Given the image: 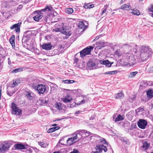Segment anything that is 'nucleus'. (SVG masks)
<instances>
[{
	"mask_svg": "<svg viewBox=\"0 0 153 153\" xmlns=\"http://www.w3.org/2000/svg\"><path fill=\"white\" fill-rule=\"evenodd\" d=\"M147 123L146 121L143 119H141L139 120L138 122L137 125L139 128L144 129L145 128Z\"/></svg>",
	"mask_w": 153,
	"mask_h": 153,
	"instance_id": "9b49d317",
	"label": "nucleus"
},
{
	"mask_svg": "<svg viewBox=\"0 0 153 153\" xmlns=\"http://www.w3.org/2000/svg\"><path fill=\"white\" fill-rule=\"evenodd\" d=\"M84 98V99H83L80 102L79 104H84V103H85V102L86 101V100H85L84 99V98Z\"/></svg>",
	"mask_w": 153,
	"mask_h": 153,
	"instance_id": "8fccbe9b",
	"label": "nucleus"
},
{
	"mask_svg": "<svg viewBox=\"0 0 153 153\" xmlns=\"http://www.w3.org/2000/svg\"><path fill=\"white\" fill-rule=\"evenodd\" d=\"M101 142L102 143L104 144H107V142L105 141V139L102 138L101 139Z\"/></svg>",
	"mask_w": 153,
	"mask_h": 153,
	"instance_id": "49530a36",
	"label": "nucleus"
},
{
	"mask_svg": "<svg viewBox=\"0 0 153 153\" xmlns=\"http://www.w3.org/2000/svg\"><path fill=\"white\" fill-rule=\"evenodd\" d=\"M10 147V143L5 141L2 143L0 146V152L4 153L6 151L8 150Z\"/></svg>",
	"mask_w": 153,
	"mask_h": 153,
	"instance_id": "39448f33",
	"label": "nucleus"
},
{
	"mask_svg": "<svg viewBox=\"0 0 153 153\" xmlns=\"http://www.w3.org/2000/svg\"><path fill=\"white\" fill-rule=\"evenodd\" d=\"M96 151L94 152V153H98L102 152L103 150L105 152H106L107 151V149L106 147L103 144H99L97 145L95 147Z\"/></svg>",
	"mask_w": 153,
	"mask_h": 153,
	"instance_id": "6e6552de",
	"label": "nucleus"
},
{
	"mask_svg": "<svg viewBox=\"0 0 153 153\" xmlns=\"http://www.w3.org/2000/svg\"><path fill=\"white\" fill-rule=\"evenodd\" d=\"M63 82L65 83L72 84L73 83L76 82V81L72 80L66 79L63 80Z\"/></svg>",
	"mask_w": 153,
	"mask_h": 153,
	"instance_id": "2f4dec72",
	"label": "nucleus"
},
{
	"mask_svg": "<svg viewBox=\"0 0 153 153\" xmlns=\"http://www.w3.org/2000/svg\"><path fill=\"white\" fill-rule=\"evenodd\" d=\"M1 88H0V98H1Z\"/></svg>",
	"mask_w": 153,
	"mask_h": 153,
	"instance_id": "e2e57ef3",
	"label": "nucleus"
},
{
	"mask_svg": "<svg viewBox=\"0 0 153 153\" xmlns=\"http://www.w3.org/2000/svg\"><path fill=\"white\" fill-rule=\"evenodd\" d=\"M147 97L149 98H152L153 97V90L149 89L146 92Z\"/></svg>",
	"mask_w": 153,
	"mask_h": 153,
	"instance_id": "4be33fe9",
	"label": "nucleus"
},
{
	"mask_svg": "<svg viewBox=\"0 0 153 153\" xmlns=\"http://www.w3.org/2000/svg\"><path fill=\"white\" fill-rule=\"evenodd\" d=\"M143 145L142 146V148L145 150H146L149 147L150 144L147 143L146 141H145L143 142Z\"/></svg>",
	"mask_w": 153,
	"mask_h": 153,
	"instance_id": "a878e982",
	"label": "nucleus"
},
{
	"mask_svg": "<svg viewBox=\"0 0 153 153\" xmlns=\"http://www.w3.org/2000/svg\"><path fill=\"white\" fill-rule=\"evenodd\" d=\"M38 91V94H43L46 91V87L45 85L39 84L37 87H35Z\"/></svg>",
	"mask_w": 153,
	"mask_h": 153,
	"instance_id": "1a4fd4ad",
	"label": "nucleus"
},
{
	"mask_svg": "<svg viewBox=\"0 0 153 153\" xmlns=\"http://www.w3.org/2000/svg\"><path fill=\"white\" fill-rule=\"evenodd\" d=\"M77 135L76 134V135L73 137H71L69 138L67 140V143L68 145H71L73 143L74 141L77 139Z\"/></svg>",
	"mask_w": 153,
	"mask_h": 153,
	"instance_id": "dca6fc26",
	"label": "nucleus"
},
{
	"mask_svg": "<svg viewBox=\"0 0 153 153\" xmlns=\"http://www.w3.org/2000/svg\"><path fill=\"white\" fill-rule=\"evenodd\" d=\"M130 46L127 44H126L124 45H123L122 46V48L126 50H128L130 49Z\"/></svg>",
	"mask_w": 153,
	"mask_h": 153,
	"instance_id": "ea45409f",
	"label": "nucleus"
},
{
	"mask_svg": "<svg viewBox=\"0 0 153 153\" xmlns=\"http://www.w3.org/2000/svg\"><path fill=\"white\" fill-rule=\"evenodd\" d=\"M72 100V98H71L70 95L68 94H67L65 97L62 99L63 102L65 103L70 102Z\"/></svg>",
	"mask_w": 153,
	"mask_h": 153,
	"instance_id": "f3484780",
	"label": "nucleus"
},
{
	"mask_svg": "<svg viewBox=\"0 0 153 153\" xmlns=\"http://www.w3.org/2000/svg\"><path fill=\"white\" fill-rule=\"evenodd\" d=\"M21 23H18L10 27V29L13 30L15 28V31L16 33H19L20 31V26Z\"/></svg>",
	"mask_w": 153,
	"mask_h": 153,
	"instance_id": "ddd939ff",
	"label": "nucleus"
},
{
	"mask_svg": "<svg viewBox=\"0 0 153 153\" xmlns=\"http://www.w3.org/2000/svg\"><path fill=\"white\" fill-rule=\"evenodd\" d=\"M20 83V80L19 79H16L15 81H13L11 84L10 86L7 87V94L10 96H11L15 93V91H13V88L17 85Z\"/></svg>",
	"mask_w": 153,
	"mask_h": 153,
	"instance_id": "f03ea898",
	"label": "nucleus"
},
{
	"mask_svg": "<svg viewBox=\"0 0 153 153\" xmlns=\"http://www.w3.org/2000/svg\"><path fill=\"white\" fill-rule=\"evenodd\" d=\"M117 72L116 71H108L105 72L104 73V74L107 75V74H110V75H113L114 74L116 73H117Z\"/></svg>",
	"mask_w": 153,
	"mask_h": 153,
	"instance_id": "a19ab883",
	"label": "nucleus"
},
{
	"mask_svg": "<svg viewBox=\"0 0 153 153\" xmlns=\"http://www.w3.org/2000/svg\"><path fill=\"white\" fill-rule=\"evenodd\" d=\"M61 33L66 35V36H70L71 35V32L69 29H66L64 27H62Z\"/></svg>",
	"mask_w": 153,
	"mask_h": 153,
	"instance_id": "a211bd4d",
	"label": "nucleus"
},
{
	"mask_svg": "<svg viewBox=\"0 0 153 153\" xmlns=\"http://www.w3.org/2000/svg\"><path fill=\"white\" fill-rule=\"evenodd\" d=\"M11 105L12 113L14 115L16 114L21 116L22 114L21 110L19 108L16 104L13 102L11 103Z\"/></svg>",
	"mask_w": 153,
	"mask_h": 153,
	"instance_id": "7ed1b4c3",
	"label": "nucleus"
},
{
	"mask_svg": "<svg viewBox=\"0 0 153 153\" xmlns=\"http://www.w3.org/2000/svg\"><path fill=\"white\" fill-rule=\"evenodd\" d=\"M8 62L9 65H11V61L10 60V58H8Z\"/></svg>",
	"mask_w": 153,
	"mask_h": 153,
	"instance_id": "5fc2aeb1",
	"label": "nucleus"
},
{
	"mask_svg": "<svg viewBox=\"0 0 153 153\" xmlns=\"http://www.w3.org/2000/svg\"><path fill=\"white\" fill-rule=\"evenodd\" d=\"M27 150H28L29 151V152L30 153H31V152L32 151L31 149H30V148H29V149H28Z\"/></svg>",
	"mask_w": 153,
	"mask_h": 153,
	"instance_id": "bf43d9fd",
	"label": "nucleus"
},
{
	"mask_svg": "<svg viewBox=\"0 0 153 153\" xmlns=\"http://www.w3.org/2000/svg\"><path fill=\"white\" fill-rule=\"evenodd\" d=\"M69 153H80L78 150L77 149H74L72 151Z\"/></svg>",
	"mask_w": 153,
	"mask_h": 153,
	"instance_id": "de8ad7c7",
	"label": "nucleus"
},
{
	"mask_svg": "<svg viewBox=\"0 0 153 153\" xmlns=\"http://www.w3.org/2000/svg\"><path fill=\"white\" fill-rule=\"evenodd\" d=\"M27 39L26 37L23 36L22 37V43L23 46L27 49L28 48L29 44L27 43L28 42Z\"/></svg>",
	"mask_w": 153,
	"mask_h": 153,
	"instance_id": "4468645a",
	"label": "nucleus"
},
{
	"mask_svg": "<svg viewBox=\"0 0 153 153\" xmlns=\"http://www.w3.org/2000/svg\"><path fill=\"white\" fill-rule=\"evenodd\" d=\"M123 141L128 145H129L130 144V142L129 141V140L127 139H123Z\"/></svg>",
	"mask_w": 153,
	"mask_h": 153,
	"instance_id": "c03bdc74",
	"label": "nucleus"
},
{
	"mask_svg": "<svg viewBox=\"0 0 153 153\" xmlns=\"http://www.w3.org/2000/svg\"><path fill=\"white\" fill-rule=\"evenodd\" d=\"M23 70V68L22 67H19L18 68L13 69L11 71L13 73H17V72L22 71Z\"/></svg>",
	"mask_w": 153,
	"mask_h": 153,
	"instance_id": "c756f323",
	"label": "nucleus"
},
{
	"mask_svg": "<svg viewBox=\"0 0 153 153\" xmlns=\"http://www.w3.org/2000/svg\"><path fill=\"white\" fill-rule=\"evenodd\" d=\"M15 36L13 35L9 39V42L13 47L15 46Z\"/></svg>",
	"mask_w": 153,
	"mask_h": 153,
	"instance_id": "c85d7f7f",
	"label": "nucleus"
},
{
	"mask_svg": "<svg viewBox=\"0 0 153 153\" xmlns=\"http://www.w3.org/2000/svg\"><path fill=\"white\" fill-rule=\"evenodd\" d=\"M149 15L153 17V5L149 8Z\"/></svg>",
	"mask_w": 153,
	"mask_h": 153,
	"instance_id": "473e14b6",
	"label": "nucleus"
},
{
	"mask_svg": "<svg viewBox=\"0 0 153 153\" xmlns=\"http://www.w3.org/2000/svg\"><path fill=\"white\" fill-rule=\"evenodd\" d=\"M137 110H139L138 111H144V108L141 107H139L137 109Z\"/></svg>",
	"mask_w": 153,
	"mask_h": 153,
	"instance_id": "864d4df0",
	"label": "nucleus"
},
{
	"mask_svg": "<svg viewBox=\"0 0 153 153\" xmlns=\"http://www.w3.org/2000/svg\"><path fill=\"white\" fill-rule=\"evenodd\" d=\"M106 9H104L102 11L101 14L102 15L103 14L105 13L106 12Z\"/></svg>",
	"mask_w": 153,
	"mask_h": 153,
	"instance_id": "4d7b16f0",
	"label": "nucleus"
},
{
	"mask_svg": "<svg viewBox=\"0 0 153 153\" xmlns=\"http://www.w3.org/2000/svg\"><path fill=\"white\" fill-rule=\"evenodd\" d=\"M53 10V8L51 6H47L45 8L41 10V11L45 12L47 10L51 11Z\"/></svg>",
	"mask_w": 153,
	"mask_h": 153,
	"instance_id": "cd10ccee",
	"label": "nucleus"
},
{
	"mask_svg": "<svg viewBox=\"0 0 153 153\" xmlns=\"http://www.w3.org/2000/svg\"><path fill=\"white\" fill-rule=\"evenodd\" d=\"M41 10H37L34 11L33 12V13L35 15L33 17V19L34 20L36 21H39V20L41 19L43 17V13H42Z\"/></svg>",
	"mask_w": 153,
	"mask_h": 153,
	"instance_id": "0eeeda50",
	"label": "nucleus"
},
{
	"mask_svg": "<svg viewBox=\"0 0 153 153\" xmlns=\"http://www.w3.org/2000/svg\"><path fill=\"white\" fill-rule=\"evenodd\" d=\"M93 4H84V7L86 9L92 8L94 7Z\"/></svg>",
	"mask_w": 153,
	"mask_h": 153,
	"instance_id": "e433bc0d",
	"label": "nucleus"
},
{
	"mask_svg": "<svg viewBox=\"0 0 153 153\" xmlns=\"http://www.w3.org/2000/svg\"><path fill=\"white\" fill-rule=\"evenodd\" d=\"M3 63L1 61V59H0V71L3 68Z\"/></svg>",
	"mask_w": 153,
	"mask_h": 153,
	"instance_id": "09e8293b",
	"label": "nucleus"
},
{
	"mask_svg": "<svg viewBox=\"0 0 153 153\" xmlns=\"http://www.w3.org/2000/svg\"><path fill=\"white\" fill-rule=\"evenodd\" d=\"M62 119H57L56 120H55L54 121H60V120H61Z\"/></svg>",
	"mask_w": 153,
	"mask_h": 153,
	"instance_id": "69168bd1",
	"label": "nucleus"
},
{
	"mask_svg": "<svg viewBox=\"0 0 153 153\" xmlns=\"http://www.w3.org/2000/svg\"><path fill=\"white\" fill-rule=\"evenodd\" d=\"M42 48L46 50H50L51 49L52 46L50 43H44L41 46Z\"/></svg>",
	"mask_w": 153,
	"mask_h": 153,
	"instance_id": "2eb2a0df",
	"label": "nucleus"
},
{
	"mask_svg": "<svg viewBox=\"0 0 153 153\" xmlns=\"http://www.w3.org/2000/svg\"><path fill=\"white\" fill-rule=\"evenodd\" d=\"M22 5H19L18 7V9H20L21 8H22Z\"/></svg>",
	"mask_w": 153,
	"mask_h": 153,
	"instance_id": "0e129e2a",
	"label": "nucleus"
},
{
	"mask_svg": "<svg viewBox=\"0 0 153 153\" xmlns=\"http://www.w3.org/2000/svg\"><path fill=\"white\" fill-rule=\"evenodd\" d=\"M54 131L53 128H49L48 131L47 132L48 133H51Z\"/></svg>",
	"mask_w": 153,
	"mask_h": 153,
	"instance_id": "a18cd8bd",
	"label": "nucleus"
},
{
	"mask_svg": "<svg viewBox=\"0 0 153 153\" xmlns=\"http://www.w3.org/2000/svg\"><path fill=\"white\" fill-rule=\"evenodd\" d=\"M38 144L39 145L41 146V147L43 148H46L47 147L49 144L48 143H47L45 142H41L39 141L38 142Z\"/></svg>",
	"mask_w": 153,
	"mask_h": 153,
	"instance_id": "bb28decb",
	"label": "nucleus"
},
{
	"mask_svg": "<svg viewBox=\"0 0 153 153\" xmlns=\"http://www.w3.org/2000/svg\"><path fill=\"white\" fill-rule=\"evenodd\" d=\"M137 73L138 72L137 71L131 72L130 75H128V77L130 78H133L134 77Z\"/></svg>",
	"mask_w": 153,
	"mask_h": 153,
	"instance_id": "4c0bfd02",
	"label": "nucleus"
},
{
	"mask_svg": "<svg viewBox=\"0 0 153 153\" xmlns=\"http://www.w3.org/2000/svg\"><path fill=\"white\" fill-rule=\"evenodd\" d=\"M54 129V131H55L56 130H58L60 128V127L59 126H57L55 127H53Z\"/></svg>",
	"mask_w": 153,
	"mask_h": 153,
	"instance_id": "603ef678",
	"label": "nucleus"
},
{
	"mask_svg": "<svg viewBox=\"0 0 153 153\" xmlns=\"http://www.w3.org/2000/svg\"><path fill=\"white\" fill-rule=\"evenodd\" d=\"M97 44L98 45L102 47H104L105 45L106 44L105 42L103 40L101 41L97 42Z\"/></svg>",
	"mask_w": 153,
	"mask_h": 153,
	"instance_id": "f704fd0d",
	"label": "nucleus"
},
{
	"mask_svg": "<svg viewBox=\"0 0 153 153\" xmlns=\"http://www.w3.org/2000/svg\"><path fill=\"white\" fill-rule=\"evenodd\" d=\"M93 48L92 46H89L83 49L80 52V56L83 58L87 55L90 54Z\"/></svg>",
	"mask_w": 153,
	"mask_h": 153,
	"instance_id": "20e7f679",
	"label": "nucleus"
},
{
	"mask_svg": "<svg viewBox=\"0 0 153 153\" xmlns=\"http://www.w3.org/2000/svg\"><path fill=\"white\" fill-rule=\"evenodd\" d=\"M31 93L32 92L31 91H25V94L28 99L30 100H31L33 98V97Z\"/></svg>",
	"mask_w": 153,
	"mask_h": 153,
	"instance_id": "412c9836",
	"label": "nucleus"
},
{
	"mask_svg": "<svg viewBox=\"0 0 153 153\" xmlns=\"http://www.w3.org/2000/svg\"><path fill=\"white\" fill-rule=\"evenodd\" d=\"M63 139H64V137H63L62 138L60 139L59 140V141L62 140Z\"/></svg>",
	"mask_w": 153,
	"mask_h": 153,
	"instance_id": "774afa93",
	"label": "nucleus"
},
{
	"mask_svg": "<svg viewBox=\"0 0 153 153\" xmlns=\"http://www.w3.org/2000/svg\"><path fill=\"white\" fill-rule=\"evenodd\" d=\"M101 63L109 67H110L113 62L111 63L108 60H106L105 61H101Z\"/></svg>",
	"mask_w": 153,
	"mask_h": 153,
	"instance_id": "5701e85b",
	"label": "nucleus"
},
{
	"mask_svg": "<svg viewBox=\"0 0 153 153\" xmlns=\"http://www.w3.org/2000/svg\"><path fill=\"white\" fill-rule=\"evenodd\" d=\"M14 147L15 149H26L25 145L20 144H15Z\"/></svg>",
	"mask_w": 153,
	"mask_h": 153,
	"instance_id": "6ab92c4d",
	"label": "nucleus"
},
{
	"mask_svg": "<svg viewBox=\"0 0 153 153\" xmlns=\"http://www.w3.org/2000/svg\"><path fill=\"white\" fill-rule=\"evenodd\" d=\"M62 30V28H56L54 29H53V31H54L55 32H60L61 33V30Z\"/></svg>",
	"mask_w": 153,
	"mask_h": 153,
	"instance_id": "37998d69",
	"label": "nucleus"
},
{
	"mask_svg": "<svg viewBox=\"0 0 153 153\" xmlns=\"http://www.w3.org/2000/svg\"><path fill=\"white\" fill-rule=\"evenodd\" d=\"M152 54V49L148 46H143L141 48L140 58L141 61L143 62L146 60L148 58L151 56Z\"/></svg>",
	"mask_w": 153,
	"mask_h": 153,
	"instance_id": "f257e3e1",
	"label": "nucleus"
},
{
	"mask_svg": "<svg viewBox=\"0 0 153 153\" xmlns=\"http://www.w3.org/2000/svg\"><path fill=\"white\" fill-rule=\"evenodd\" d=\"M87 66L90 69L96 68V64L93 59L89 60L87 63Z\"/></svg>",
	"mask_w": 153,
	"mask_h": 153,
	"instance_id": "f8f14e48",
	"label": "nucleus"
},
{
	"mask_svg": "<svg viewBox=\"0 0 153 153\" xmlns=\"http://www.w3.org/2000/svg\"><path fill=\"white\" fill-rule=\"evenodd\" d=\"M55 105L56 107L59 110L62 109L63 106L61 102H56Z\"/></svg>",
	"mask_w": 153,
	"mask_h": 153,
	"instance_id": "7c9ffc66",
	"label": "nucleus"
},
{
	"mask_svg": "<svg viewBox=\"0 0 153 153\" xmlns=\"http://www.w3.org/2000/svg\"><path fill=\"white\" fill-rule=\"evenodd\" d=\"M124 118L123 116L120 114H119L116 118L115 120V122H117L118 121L122 120Z\"/></svg>",
	"mask_w": 153,
	"mask_h": 153,
	"instance_id": "c9c22d12",
	"label": "nucleus"
},
{
	"mask_svg": "<svg viewBox=\"0 0 153 153\" xmlns=\"http://www.w3.org/2000/svg\"><path fill=\"white\" fill-rule=\"evenodd\" d=\"M123 94L122 92H120L116 94L115 98L116 99H120L123 98Z\"/></svg>",
	"mask_w": 153,
	"mask_h": 153,
	"instance_id": "393cba45",
	"label": "nucleus"
},
{
	"mask_svg": "<svg viewBox=\"0 0 153 153\" xmlns=\"http://www.w3.org/2000/svg\"><path fill=\"white\" fill-rule=\"evenodd\" d=\"M84 22L86 23H87V22L85 21H82V22H79L78 24V27L79 29H82L84 28L86 26L85 25L84 23Z\"/></svg>",
	"mask_w": 153,
	"mask_h": 153,
	"instance_id": "b1692460",
	"label": "nucleus"
},
{
	"mask_svg": "<svg viewBox=\"0 0 153 153\" xmlns=\"http://www.w3.org/2000/svg\"><path fill=\"white\" fill-rule=\"evenodd\" d=\"M43 18V19H44V20L46 22H47V18L45 16H43L42 17Z\"/></svg>",
	"mask_w": 153,
	"mask_h": 153,
	"instance_id": "052dcab7",
	"label": "nucleus"
},
{
	"mask_svg": "<svg viewBox=\"0 0 153 153\" xmlns=\"http://www.w3.org/2000/svg\"><path fill=\"white\" fill-rule=\"evenodd\" d=\"M132 11L131 12V13L133 14L134 15H136L137 16H139L140 14V13L138 10L136 9V10H132Z\"/></svg>",
	"mask_w": 153,
	"mask_h": 153,
	"instance_id": "58836bf2",
	"label": "nucleus"
},
{
	"mask_svg": "<svg viewBox=\"0 0 153 153\" xmlns=\"http://www.w3.org/2000/svg\"><path fill=\"white\" fill-rule=\"evenodd\" d=\"M78 60H79V59L78 58H75L74 60V62L75 63H77V62H78Z\"/></svg>",
	"mask_w": 153,
	"mask_h": 153,
	"instance_id": "6e6d98bb",
	"label": "nucleus"
},
{
	"mask_svg": "<svg viewBox=\"0 0 153 153\" xmlns=\"http://www.w3.org/2000/svg\"><path fill=\"white\" fill-rule=\"evenodd\" d=\"M115 54H118V55H119V53H118V50H116V51H115Z\"/></svg>",
	"mask_w": 153,
	"mask_h": 153,
	"instance_id": "680f3d73",
	"label": "nucleus"
},
{
	"mask_svg": "<svg viewBox=\"0 0 153 153\" xmlns=\"http://www.w3.org/2000/svg\"><path fill=\"white\" fill-rule=\"evenodd\" d=\"M65 12L68 14H71L73 12L74 10L72 8H67L65 9Z\"/></svg>",
	"mask_w": 153,
	"mask_h": 153,
	"instance_id": "72a5a7b5",
	"label": "nucleus"
},
{
	"mask_svg": "<svg viewBox=\"0 0 153 153\" xmlns=\"http://www.w3.org/2000/svg\"><path fill=\"white\" fill-rule=\"evenodd\" d=\"M120 9L124 10H131L132 7L130 5H127L126 4H124L122 5L120 7Z\"/></svg>",
	"mask_w": 153,
	"mask_h": 153,
	"instance_id": "aec40b11",
	"label": "nucleus"
},
{
	"mask_svg": "<svg viewBox=\"0 0 153 153\" xmlns=\"http://www.w3.org/2000/svg\"><path fill=\"white\" fill-rule=\"evenodd\" d=\"M37 87V85H32V87L36 90H37V89L35 88V87Z\"/></svg>",
	"mask_w": 153,
	"mask_h": 153,
	"instance_id": "13d9d810",
	"label": "nucleus"
},
{
	"mask_svg": "<svg viewBox=\"0 0 153 153\" xmlns=\"http://www.w3.org/2000/svg\"><path fill=\"white\" fill-rule=\"evenodd\" d=\"M77 132L81 136L80 139H83L84 138L88 137L91 134V133L89 131L85 130H79L77 131Z\"/></svg>",
	"mask_w": 153,
	"mask_h": 153,
	"instance_id": "9d476101",
	"label": "nucleus"
},
{
	"mask_svg": "<svg viewBox=\"0 0 153 153\" xmlns=\"http://www.w3.org/2000/svg\"><path fill=\"white\" fill-rule=\"evenodd\" d=\"M49 98L48 97H45L40 98L37 102V103L39 105H45L48 103Z\"/></svg>",
	"mask_w": 153,
	"mask_h": 153,
	"instance_id": "423d86ee",
	"label": "nucleus"
},
{
	"mask_svg": "<svg viewBox=\"0 0 153 153\" xmlns=\"http://www.w3.org/2000/svg\"><path fill=\"white\" fill-rule=\"evenodd\" d=\"M82 111H76L75 112L74 114H76V115L80 114Z\"/></svg>",
	"mask_w": 153,
	"mask_h": 153,
	"instance_id": "3c124183",
	"label": "nucleus"
},
{
	"mask_svg": "<svg viewBox=\"0 0 153 153\" xmlns=\"http://www.w3.org/2000/svg\"><path fill=\"white\" fill-rule=\"evenodd\" d=\"M57 125V124H54L52 125V126H56Z\"/></svg>",
	"mask_w": 153,
	"mask_h": 153,
	"instance_id": "338daca9",
	"label": "nucleus"
},
{
	"mask_svg": "<svg viewBox=\"0 0 153 153\" xmlns=\"http://www.w3.org/2000/svg\"><path fill=\"white\" fill-rule=\"evenodd\" d=\"M28 48L27 49L30 50H34V47L33 46V45L30 44V45H29V44L28 45Z\"/></svg>",
	"mask_w": 153,
	"mask_h": 153,
	"instance_id": "79ce46f5",
	"label": "nucleus"
}]
</instances>
